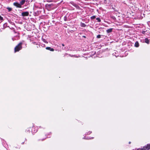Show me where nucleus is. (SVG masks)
Wrapping results in <instances>:
<instances>
[{
  "label": "nucleus",
  "instance_id": "1",
  "mask_svg": "<svg viewBox=\"0 0 150 150\" xmlns=\"http://www.w3.org/2000/svg\"><path fill=\"white\" fill-rule=\"evenodd\" d=\"M22 43L21 42L19 43V44L15 48L14 51L15 52L19 51L22 48Z\"/></svg>",
  "mask_w": 150,
  "mask_h": 150
},
{
  "label": "nucleus",
  "instance_id": "2",
  "mask_svg": "<svg viewBox=\"0 0 150 150\" xmlns=\"http://www.w3.org/2000/svg\"><path fill=\"white\" fill-rule=\"evenodd\" d=\"M150 149V144H147L146 146H144L142 150H148Z\"/></svg>",
  "mask_w": 150,
  "mask_h": 150
},
{
  "label": "nucleus",
  "instance_id": "3",
  "mask_svg": "<svg viewBox=\"0 0 150 150\" xmlns=\"http://www.w3.org/2000/svg\"><path fill=\"white\" fill-rule=\"evenodd\" d=\"M13 5L18 8H21L22 7L20 3L17 2H15L13 3Z\"/></svg>",
  "mask_w": 150,
  "mask_h": 150
},
{
  "label": "nucleus",
  "instance_id": "4",
  "mask_svg": "<svg viewBox=\"0 0 150 150\" xmlns=\"http://www.w3.org/2000/svg\"><path fill=\"white\" fill-rule=\"evenodd\" d=\"M29 14V12H28L26 11L22 13L21 15L22 16H28Z\"/></svg>",
  "mask_w": 150,
  "mask_h": 150
},
{
  "label": "nucleus",
  "instance_id": "5",
  "mask_svg": "<svg viewBox=\"0 0 150 150\" xmlns=\"http://www.w3.org/2000/svg\"><path fill=\"white\" fill-rule=\"evenodd\" d=\"M46 49L47 50H50L51 51H54V49L53 48H51L50 47H47L46 48Z\"/></svg>",
  "mask_w": 150,
  "mask_h": 150
},
{
  "label": "nucleus",
  "instance_id": "6",
  "mask_svg": "<svg viewBox=\"0 0 150 150\" xmlns=\"http://www.w3.org/2000/svg\"><path fill=\"white\" fill-rule=\"evenodd\" d=\"M25 0H22L20 2L21 6L22 5H23L25 3Z\"/></svg>",
  "mask_w": 150,
  "mask_h": 150
},
{
  "label": "nucleus",
  "instance_id": "7",
  "mask_svg": "<svg viewBox=\"0 0 150 150\" xmlns=\"http://www.w3.org/2000/svg\"><path fill=\"white\" fill-rule=\"evenodd\" d=\"M145 42L147 44H149V40L147 38H146L145 39Z\"/></svg>",
  "mask_w": 150,
  "mask_h": 150
},
{
  "label": "nucleus",
  "instance_id": "8",
  "mask_svg": "<svg viewBox=\"0 0 150 150\" xmlns=\"http://www.w3.org/2000/svg\"><path fill=\"white\" fill-rule=\"evenodd\" d=\"M139 43L137 41L135 43V46L136 47H138L139 46Z\"/></svg>",
  "mask_w": 150,
  "mask_h": 150
},
{
  "label": "nucleus",
  "instance_id": "9",
  "mask_svg": "<svg viewBox=\"0 0 150 150\" xmlns=\"http://www.w3.org/2000/svg\"><path fill=\"white\" fill-rule=\"evenodd\" d=\"M112 28H110V29H108L107 30V33H110L112 31Z\"/></svg>",
  "mask_w": 150,
  "mask_h": 150
},
{
  "label": "nucleus",
  "instance_id": "10",
  "mask_svg": "<svg viewBox=\"0 0 150 150\" xmlns=\"http://www.w3.org/2000/svg\"><path fill=\"white\" fill-rule=\"evenodd\" d=\"M81 27H84L86 26V25H85L84 23H81Z\"/></svg>",
  "mask_w": 150,
  "mask_h": 150
},
{
  "label": "nucleus",
  "instance_id": "11",
  "mask_svg": "<svg viewBox=\"0 0 150 150\" xmlns=\"http://www.w3.org/2000/svg\"><path fill=\"white\" fill-rule=\"evenodd\" d=\"M7 8L9 12L11 11L12 10V8L10 7H7Z\"/></svg>",
  "mask_w": 150,
  "mask_h": 150
},
{
  "label": "nucleus",
  "instance_id": "12",
  "mask_svg": "<svg viewBox=\"0 0 150 150\" xmlns=\"http://www.w3.org/2000/svg\"><path fill=\"white\" fill-rule=\"evenodd\" d=\"M42 41L44 42L45 43H48V42H47L45 39H42Z\"/></svg>",
  "mask_w": 150,
  "mask_h": 150
},
{
  "label": "nucleus",
  "instance_id": "13",
  "mask_svg": "<svg viewBox=\"0 0 150 150\" xmlns=\"http://www.w3.org/2000/svg\"><path fill=\"white\" fill-rule=\"evenodd\" d=\"M96 20L98 21V22H100L101 21L100 19L99 18H97Z\"/></svg>",
  "mask_w": 150,
  "mask_h": 150
},
{
  "label": "nucleus",
  "instance_id": "14",
  "mask_svg": "<svg viewBox=\"0 0 150 150\" xmlns=\"http://www.w3.org/2000/svg\"><path fill=\"white\" fill-rule=\"evenodd\" d=\"M47 2H51L53 0H46Z\"/></svg>",
  "mask_w": 150,
  "mask_h": 150
},
{
  "label": "nucleus",
  "instance_id": "15",
  "mask_svg": "<svg viewBox=\"0 0 150 150\" xmlns=\"http://www.w3.org/2000/svg\"><path fill=\"white\" fill-rule=\"evenodd\" d=\"M96 18V16H93L91 17V18L92 19H93Z\"/></svg>",
  "mask_w": 150,
  "mask_h": 150
},
{
  "label": "nucleus",
  "instance_id": "16",
  "mask_svg": "<svg viewBox=\"0 0 150 150\" xmlns=\"http://www.w3.org/2000/svg\"><path fill=\"white\" fill-rule=\"evenodd\" d=\"M100 37H101V36H100V35H97V38H99Z\"/></svg>",
  "mask_w": 150,
  "mask_h": 150
},
{
  "label": "nucleus",
  "instance_id": "17",
  "mask_svg": "<svg viewBox=\"0 0 150 150\" xmlns=\"http://www.w3.org/2000/svg\"><path fill=\"white\" fill-rule=\"evenodd\" d=\"M3 19V18L0 16V21L2 20Z\"/></svg>",
  "mask_w": 150,
  "mask_h": 150
},
{
  "label": "nucleus",
  "instance_id": "18",
  "mask_svg": "<svg viewBox=\"0 0 150 150\" xmlns=\"http://www.w3.org/2000/svg\"><path fill=\"white\" fill-rule=\"evenodd\" d=\"M83 37H84V38H86V36H83Z\"/></svg>",
  "mask_w": 150,
  "mask_h": 150
},
{
  "label": "nucleus",
  "instance_id": "19",
  "mask_svg": "<svg viewBox=\"0 0 150 150\" xmlns=\"http://www.w3.org/2000/svg\"><path fill=\"white\" fill-rule=\"evenodd\" d=\"M62 46H64V44H62Z\"/></svg>",
  "mask_w": 150,
  "mask_h": 150
},
{
  "label": "nucleus",
  "instance_id": "20",
  "mask_svg": "<svg viewBox=\"0 0 150 150\" xmlns=\"http://www.w3.org/2000/svg\"><path fill=\"white\" fill-rule=\"evenodd\" d=\"M131 143V142H129V144H130Z\"/></svg>",
  "mask_w": 150,
  "mask_h": 150
},
{
  "label": "nucleus",
  "instance_id": "21",
  "mask_svg": "<svg viewBox=\"0 0 150 150\" xmlns=\"http://www.w3.org/2000/svg\"><path fill=\"white\" fill-rule=\"evenodd\" d=\"M140 149H138L137 150H139Z\"/></svg>",
  "mask_w": 150,
  "mask_h": 150
},
{
  "label": "nucleus",
  "instance_id": "22",
  "mask_svg": "<svg viewBox=\"0 0 150 150\" xmlns=\"http://www.w3.org/2000/svg\"><path fill=\"white\" fill-rule=\"evenodd\" d=\"M91 133V132H90L89 134Z\"/></svg>",
  "mask_w": 150,
  "mask_h": 150
}]
</instances>
